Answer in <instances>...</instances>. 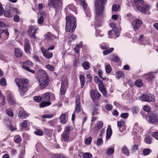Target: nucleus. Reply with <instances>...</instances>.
Here are the masks:
<instances>
[{"mask_svg":"<svg viewBox=\"0 0 158 158\" xmlns=\"http://www.w3.org/2000/svg\"><path fill=\"white\" fill-rule=\"evenodd\" d=\"M107 0H95V18L96 20V25L98 27L101 26V23L98 24L97 21L100 20L103 16V11L104 5L107 2Z\"/></svg>","mask_w":158,"mask_h":158,"instance_id":"nucleus-1","label":"nucleus"},{"mask_svg":"<svg viewBox=\"0 0 158 158\" xmlns=\"http://www.w3.org/2000/svg\"><path fill=\"white\" fill-rule=\"evenodd\" d=\"M15 82L19 87V91L22 96L27 91L28 88L27 85L29 83V81L27 78H16Z\"/></svg>","mask_w":158,"mask_h":158,"instance_id":"nucleus-2","label":"nucleus"},{"mask_svg":"<svg viewBox=\"0 0 158 158\" xmlns=\"http://www.w3.org/2000/svg\"><path fill=\"white\" fill-rule=\"evenodd\" d=\"M66 24L65 30L67 31L73 32L76 27V21L75 18L71 16L66 18Z\"/></svg>","mask_w":158,"mask_h":158,"instance_id":"nucleus-3","label":"nucleus"},{"mask_svg":"<svg viewBox=\"0 0 158 158\" xmlns=\"http://www.w3.org/2000/svg\"><path fill=\"white\" fill-rule=\"evenodd\" d=\"M42 75L38 80L40 88L41 89L45 88L49 84V80L48 76L46 72L43 71L41 73Z\"/></svg>","mask_w":158,"mask_h":158,"instance_id":"nucleus-4","label":"nucleus"},{"mask_svg":"<svg viewBox=\"0 0 158 158\" xmlns=\"http://www.w3.org/2000/svg\"><path fill=\"white\" fill-rule=\"evenodd\" d=\"M134 1L138 10L143 14H145L146 11L150 9L149 6L144 4V2L142 0H134Z\"/></svg>","mask_w":158,"mask_h":158,"instance_id":"nucleus-5","label":"nucleus"},{"mask_svg":"<svg viewBox=\"0 0 158 158\" xmlns=\"http://www.w3.org/2000/svg\"><path fill=\"white\" fill-rule=\"evenodd\" d=\"M73 129L72 127L68 126L65 127L63 133L61 135V140L62 141H67L69 139V134L70 131Z\"/></svg>","mask_w":158,"mask_h":158,"instance_id":"nucleus-6","label":"nucleus"},{"mask_svg":"<svg viewBox=\"0 0 158 158\" xmlns=\"http://www.w3.org/2000/svg\"><path fill=\"white\" fill-rule=\"evenodd\" d=\"M48 5L56 9L62 8V3L61 0H49Z\"/></svg>","mask_w":158,"mask_h":158,"instance_id":"nucleus-7","label":"nucleus"},{"mask_svg":"<svg viewBox=\"0 0 158 158\" xmlns=\"http://www.w3.org/2000/svg\"><path fill=\"white\" fill-rule=\"evenodd\" d=\"M38 29V27L34 26H31L29 27L28 33L31 38H35V34Z\"/></svg>","mask_w":158,"mask_h":158,"instance_id":"nucleus-8","label":"nucleus"},{"mask_svg":"<svg viewBox=\"0 0 158 158\" xmlns=\"http://www.w3.org/2000/svg\"><path fill=\"white\" fill-rule=\"evenodd\" d=\"M140 98L143 101L148 102H153L154 100L153 97L149 93L143 94L140 97Z\"/></svg>","mask_w":158,"mask_h":158,"instance_id":"nucleus-9","label":"nucleus"},{"mask_svg":"<svg viewBox=\"0 0 158 158\" xmlns=\"http://www.w3.org/2000/svg\"><path fill=\"white\" fill-rule=\"evenodd\" d=\"M7 100L9 103L11 105H14L16 103V101L13 95L10 91L6 92Z\"/></svg>","mask_w":158,"mask_h":158,"instance_id":"nucleus-10","label":"nucleus"},{"mask_svg":"<svg viewBox=\"0 0 158 158\" xmlns=\"http://www.w3.org/2000/svg\"><path fill=\"white\" fill-rule=\"evenodd\" d=\"M142 23V21L139 19H136L133 21L132 26L134 31H136L139 28Z\"/></svg>","mask_w":158,"mask_h":158,"instance_id":"nucleus-11","label":"nucleus"},{"mask_svg":"<svg viewBox=\"0 0 158 158\" xmlns=\"http://www.w3.org/2000/svg\"><path fill=\"white\" fill-rule=\"evenodd\" d=\"M81 105L80 97L77 95L76 98V105L74 110V113L77 114L80 112L81 109Z\"/></svg>","mask_w":158,"mask_h":158,"instance_id":"nucleus-12","label":"nucleus"},{"mask_svg":"<svg viewBox=\"0 0 158 158\" xmlns=\"http://www.w3.org/2000/svg\"><path fill=\"white\" fill-rule=\"evenodd\" d=\"M108 34L110 38H112L115 35L118 37L119 35L118 30L117 27H114L112 29L108 31Z\"/></svg>","mask_w":158,"mask_h":158,"instance_id":"nucleus-13","label":"nucleus"},{"mask_svg":"<svg viewBox=\"0 0 158 158\" xmlns=\"http://www.w3.org/2000/svg\"><path fill=\"white\" fill-rule=\"evenodd\" d=\"M148 121L151 123L158 122V115L156 114H152L149 116Z\"/></svg>","mask_w":158,"mask_h":158,"instance_id":"nucleus-14","label":"nucleus"},{"mask_svg":"<svg viewBox=\"0 0 158 158\" xmlns=\"http://www.w3.org/2000/svg\"><path fill=\"white\" fill-rule=\"evenodd\" d=\"M18 115L21 118H24L28 117L29 115V114L27 113L23 109L19 108Z\"/></svg>","mask_w":158,"mask_h":158,"instance_id":"nucleus-15","label":"nucleus"},{"mask_svg":"<svg viewBox=\"0 0 158 158\" xmlns=\"http://www.w3.org/2000/svg\"><path fill=\"white\" fill-rule=\"evenodd\" d=\"M101 48L102 49L105 50L103 52V54L104 55H106L113 52L114 50L113 48H111L109 49V47L107 46L102 45L101 46Z\"/></svg>","mask_w":158,"mask_h":158,"instance_id":"nucleus-16","label":"nucleus"},{"mask_svg":"<svg viewBox=\"0 0 158 158\" xmlns=\"http://www.w3.org/2000/svg\"><path fill=\"white\" fill-rule=\"evenodd\" d=\"M90 93L91 97L93 100L98 99L101 96V94L99 93L94 90H92Z\"/></svg>","mask_w":158,"mask_h":158,"instance_id":"nucleus-17","label":"nucleus"},{"mask_svg":"<svg viewBox=\"0 0 158 158\" xmlns=\"http://www.w3.org/2000/svg\"><path fill=\"white\" fill-rule=\"evenodd\" d=\"M41 51L45 57L47 59H50L52 57V54L51 52H48V50H45L43 48H41Z\"/></svg>","mask_w":158,"mask_h":158,"instance_id":"nucleus-18","label":"nucleus"},{"mask_svg":"<svg viewBox=\"0 0 158 158\" xmlns=\"http://www.w3.org/2000/svg\"><path fill=\"white\" fill-rule=\"evenodd\" d=\"M98 87L100 91L102 93L104 96L106 97L107 94V92L102 83H100L98 85Z\"/></svg>","mask_w":158,"mask_h":158,"instance_id":"nucleus-19","label":"nucleus"},{"mask_svg":"<svg viewBox=\"0 0 158 158\" xmlns=\"http://www.w3.org/2000/svg\"><path fill=\"white\" fill-rule=\"evenodd\" d=\"M144 76L146 79L149 81H151L154 77V74L152 72H149L144 74Z\"/></svg>","mask_w":158,"mask_h":158,"instance_id":"nucleus-20","label":"nucleus"},{"mask_svg":"<svg viewBox=\"0 0 158 158\" xmlns=\"http://www.w3.org/2000/svg\"><path fill=\"white\" fill-rule=\"evenodd\" d=\"M15 54L16 56L18 57H21L23 55V52L19 48H15Z\"/></svg>","mask_w":158,"mask_h":158,"instance_id":"nucleus-21","label":"nucleus"},{"mask_svg":"<svg viewBox=\"0 0 158 158\" xmlns=\"http://www.w3.org/2000/svg\"><path fill=\"white\" fill-rule=\"evenodd\" d=\"M66 87L64 82L62 81L61 83V87L60 90V93L61 95H64L65 93Z\"/></svg>","mask_w":158,"mask_h":158,"instance_id":"nucleus-22","label":"nucleus"},{"mask_svg":"<svg viewBox=\"0 0 158 158\" xmlns=\"http://www.w3.org/2000/svg\"><path fill=\"white\" fill-rule=\"evenodd\" d=\"M82 6L84 9L85 11V12L86 14V15L87 16H90V12L88 8L87 7V4L85 3H82Z\"/></svg>","mask_w":158,"mask_h":158,"instance_id":"nucleus-23","label":"nucleus"},{"mask_svg":"<svg viewBox=\"0 0 158 158\" xmlns=\"http://www.w3.org/2000/svg\"><path fill=\"white\" fill-rule=\"evenodd\" d=\"M106 138L107 139H109L112 134V131L110 127H108L106 131Z\"/></svg>","mask_w":158,"mask_h":158,"instance_id":"nucleus-24","label":"nucleus"},{"mask_svg":"<svg viewBox=\"0 0 158 158\" xmlns=\"http://www.w3.org/2000/svg\"><path fill=\"white\" fill-rule=\"evenodd\" d=\"M124 124V122L123 121L121 120L118 121L117 122V125L118 127H119V131L121 132H122L123 131V130H121V127H123Z\"/></svg>","mask_w":158,"mask_h":158,"instance_id":"nucleus-25","label":"nucleus"},{"mask_svg":"<svg viewBox=\"0 0 158 158\" xmlns=\"http://www.w3.org/2000/svg\"><path fill=\"white\" fill-rule=\"evenodd\" d=\"M121 152L122 153H123L127 156L129 155V152L127 147L125 146H124L121 149Z\"/></svg>","mask_w":158,"mask_h":158,"instance_id":"nucleus-26","label":"nucleus"},{"mask_svg":"<svg viewBox=\"0 0 158 158\" xmlns=\"http://www.w3.org/2000/svg\"><path fill=\"white\" fill-rule=\"evenodd\" d=\"M44 99L46 101H49L51 98V93L48 92L43 95Z\"/></svg>","mask_w":158,"mask_h":158,"instance_id":"nucleus-27","label":"nucleus"},{"mask_svg":"<svg viewBox=\"0 0 158 158\" xmlns=\"http://www.w3.org/2000/svg\"><path fill=\"white\" fill-rule=\"evenodd\" d=\"M103 126V123L101 121H99L96 124L95 129L97 131H99Z\"/></svg>","mask_w":158,"mask_h":158,"instance_id":"nucleus-28","label":"nucleus"},{"mask_svg":"<svg viewBox=\"0 0 158 158\" xmlns=\"http://www.w3.org/2000/svg\"><path fill=\"white\" fill-rule=\"evenodd\" d=\"M51 104L49 102L42 101L40 104V106L41 107H44L48 106Z\"/></svg>","mask_w":158,"mask_h":158,"instance_id":"nucleus-29","label":"nucleus"},{"mask_svg":"<svg viewBox=\"0 0 158 158\" xmlns=\"http://www.w3.org/2000/svg\"><path fill=\"white\" fill-rule=\"evenodd\" d=\"M120 6L119 5L113 4L112 6V11H117L120 10Z\"/></svg>","mask_w":158,"mask_h":158,"instance_id":"nucleus-30","label":"nucleus"},{"mask_svg":"<svg viewBox=\"0 0 158 158\" xmlns=\"http://www.w3.org/2000/svg\"><path fill=\"white\" fill-rule=\"evenodd\" d=\"M82 45V42H80L75 47V48H74V50L75 52L76 53H78L79 52L80 49Z\"/></svg>","mask_w":158,"mask_h":158,"instance_id":"nucleus-31","label":"nucleus"},{"mask_svg":"<svg viewBox=\"0 0 158 158\" xmlns=\"http://www.w3.org/2000/svg\"><path fill=\"white\" fill-rule=\"evenodd\" d=\"M24 49L25 52L27 53H30V45L27 42L25 43L24 46Z\"/></svg>","mask_w":158,"mask_h":158,"instance_id":"nucleus-32","label":"nucleus"},{"mask_svg":"<svg viewBox=\"0 0 158 158\" xmlns=\"http://www.w3.org/2000/svg\"><path fill=\"white\" fill-rule=\"evenodd\" d=\"M81 81V88H83L85 84V77L83 75H81L79 77Z\"/></svg>","mask_w":158,"mask_h":158,"instance_id":"nucleus-33","label":"nucleus"},{"mask_svg":"<svg viewBox=\"0 0 158 158\" xmlns=\"http://www.w3.org/2000/svg\"><path fill=\"white\" fill-rule=\"evenodd\" d=\"M32 62L29 60H27L23 62V65L22 66L31 67L33 65Z\"/></svg>","mask_w":158,"mask_h":158,"instance_id":"nucleus-34","label":"nucleus"},{"mask_svg":"<svg viewBox=\"0 0 158 158\" xmlns=\"http://www.w3.org/2000/svg\"><path fill=\"white\" fill-rule=\"evenodd\" d=\"M117 77L119 79L121 78H123L125 76L124 74L122 72L118 71L116 72Z\"/></svg>","mask_w":158,"mask_h":158,"instance_id":"nucleus-35","label":"nucleus"},{"mask_svg":"<svg viewBox=\"0 0 158 158\" xmlns=\"http://www.w3.org/2000/svg\"><path fill=\"white\" fill-rule=\"evenodd\" d=\"M90 64L88 62H84L82 64L83 68L85 70H87L89 68Z\"/></svg>","mask_w":158,"mask_h":158,"instance_id":"nucleus-36","label":"nucleus"},{"mask_svg":"<svg viewBox=\"0 0 158 158\" xmlns=\"http://www.w3.org/2000/svg\"><path fill=\"white\" fill-rule=\"evenodd\" d=\"M60 118L61 120V123L63 124H65L66 123L65 120V114H62L60 117Z\"/></svg>","mask_w":158,"mask_h":158,"instance_id":"nucleus-37","label":"nucleus"},{"mask_svg":"<svg viewBox=\"0 0 158 158\" xmlns=\"http://www.w3.org/2000/svg\"><path fill=\"white\" fill-rule=\"evenodd\" d=\"M14 142L16 143H19L21 141V138L20 136L17 135L14 137Z\"/></svg>","mask_w":158,"mask_h":158,"instance_id":"nucleus-38","label":"nucleus"},{"mask_svg":"<svg viewBox=\"0 0 158 158\" xmlns=\"http://www.w3.org/2000/svg\"><path fill=\"white\" fill-rule=\"evenodd\" d=\"M4 16L7 18H10L12 16V15L10 11L6 10L4 12Z\"/></svg>","mask_w":158,"mask_h":158,"instance_id":"nucleus-39","label":"nucleus"},{"mask_svg":"<svg viewBox=\"0 0 158 158\" xmlns=\"http://www.w3.org/2000/svg\"><path fill=\"white\" fill-rule=\"evenodd\" d=\"M83 158H92V155L89 153H84L82 155Z\"/></svg>","mask_w":158,"mask_h":158,"instance_id":"nucleus-40","label":"nucleus"},{"mask_svg":"<svg viewBox=\"0 0 158 158\" xmlns=\"http://www.w3.org/2000/svg\"><path fill=\"white\" fill-rule=\"evenodd\" d=\"M139 41L141 44L143 45H145V44L144 42V36L143 35H141L139 36Z\"/></svg>","mask_w":158,"mask_h":158,"instance_id":"nucleus-41","label":"nucleus"},{"mask_svg":"<svg viewBox=\"0 0 158 158\" xmlns=\"http://www.w3.org/2000/svg\"><path fill=\"white\" fill-rule=\"evenodd\" d=\"M114 152V149L113 148H109L106 152V154L108 155H111Z\"/></svg>","mask_w":158,"mask_h":158,"instance_id":"nucleus-42","label":"nucleus"},{"mask_svg":"<svg viewBox=\"0 0 158 158\" xmlns=\"http://www.w3.org/2000/svg\"><path fill=\"white\" fill-rule=\"evenodd\" d=\"M144 141L147 143L150 144L152 141L151 137L149 136H147L144 139Z\"/></svg>","mask_w":158,"mask_h":158,"instance_id":"nucleus-43","label":"nucleus"},{"mask_svg":"<svg viewBox=\"0 0 158 158\" xmlns=\"http://www.w3.org/2000/svg\"><path fill=\"white\" fill-rule=\"evenodd\" d=\"M151 151V150L149 149H144L143 151V154L145 156L148 155L150 153Z\"/></svg>","mask_w":158,"mask_h":158,"instance_id":"nucleus-44","label":"nucleus"},{"mask_svg":"<svg viewBox=\"0 0 158 158\" xmlns=\"http://www.w3.org/2000/svg\"><path fill=\"white\" fill-rule=\"evenodd\" d=\"M138 148V145L137 144H134L131 147V150L132 152H135Z\"/></svg>","mask_w":158,"mask_h":158,"instance_id":"nucleus-45","label":"nucleus"},{"mask_svg":"<svg viewBox=\"0 0 158 158\" xmlns=\"http://www.w3.org/2000/svg\"><path fill=\"white\" fill-rule=\"evenodd\" d=\"M43 98L40 96H35L34 98V100L37 102H39L41 101Z\"/></svg>","mask_w":158,"mask_h":158,"instance_id":"nucleus-46","label":"nucleus"},{"mask_svg":"<svg viewBox=\"0 0 158 158\" xmlns=\"http://www.w3.org/2000/svg\"><path fill=\"white\" fill-rule=\"evenodd\" d=\"M106 73H110L111 71V68L109 64H106Z\"/></svg>","mask_w":158,"mask_h":158,"instance_id":"nucleus-47","label":"nucleus"},{"mask_svg":"<svg viewBox=\"0 0 158 158\" xmlns=\"http://www.w3.org/2000/svg\"><path fill=\"white\" fill-rule=\"evenodd\" d=\"M22 68L26 70L31 72L32 73H35V71L30 69L28 66H22Z\"/></svg>","mask_w":158,"mask_h":158,"instance_id":"nucleus-48","label":"nucleus"},{"mask_svg":"<svg viewBox=\"0 0 158 158\" xmlns=\"http://www.w3.org/2000/svg\"><path fill=\"white\" fill-rule=\"evenodd\" d=\"M6 112L7 114L10 116L13 117V113L10 108L7 109Z\"/></svg>","mask_w":158,"mask_h":158,"instance_id":"nucleus-49","label":"nucleus"},{"mask_svg":"<svg viewBox=\"0 0 158 158\" xmlns=\"http://www.w3.org/2000/svg\"><path fill=\"white\" fill-rule=\"evenodd\" d=\"M135 84L136 86L138 87H141L143 84L139 80H137L135 81Z\"/></svg>","mask_w":158,"mask_h":158,"instance_id":"nucleus-50","label":"nucleus"},{"mask_svg":"<svg viewBox=\"0 0 158 158\" xmlns=\"http://www.w3.org/2000/svg\"><path fill=\"white\" fill-rule=\"evenodd\" d=\"M34 134L37 135L42 136L43 135V131L40 130H36L34 132Z\"/></svg>","mask_w":158,"mask_h":158,"instance_id":"nucleus-51","label":"nucleus"},{"mask_svg":"<svg viewBox=\"0 0 158 158\" xmlns=\"http://www.w3.org/2000/svg\"><path fill=\"white\" fill-rule=\"evenodd\" d=\"M6 81L5 79L4 78H2L0 80V85L2 86H5L6 85Z\"/></svg>","mask_w":158,"mask_h":158,"instance_id":"nucleus-52","label":"nucleus"},{"mask_svg":"<svg viewBox=\"0 0 158 158\" xmlns=\"http://www.w3.org/2000/svg\"><path fill=\"white\" fill-rule=\"evenodd\" d=\"M92 139V138L91 137H88L85 140V143L86 144H89L91 142Z\"/></svg>","mask_w":158,"mask_h":158,"instance_id":"nucleus-53","label":"nucleus"},{"mask_svg":"<svg viewBox=\"0 0 158 158\" xmlns=\"http://www.w3.org/2000/svg\"><path fill=\"white\" fill-rule=\"evenodd\" d=\"M28 121L27 120H26L23 122L21 124V126L22 128L23 129H25L27 127V123L28 122Z\"/></svg>","mask_w":158,"mask_h":158,"instance_id":"nucleus-54","label":"nucleus"},{"mask_svg":"<svg viewBox=\"0 0 158 158\" xmlns=\"http://www.w3.org/2000/svg\"><path fill=\"white\" fill-rule=\"evenodd\" d=\"M103 143L102 139L101 138H98L97 141V144L98 146H100L102 145Z\"/></svg>","mask_w":158,"mask_h":158,"instance_id":"nucleus-55","label":"nucleus"},{"mask_svg":"<svg viewBox=\"0 0 158 158\" xmlns=\"http://www.w3.org/2000/svg\"><path fill=\"white\" fill-rule=\"evenodd\" d=\"M129 114L127 113H123L121 114V117L123 118H127L129 116Z\"/></svg>","mask_w":158,"mask_h":158,"instance_id":"nucleus-56","label":"nucleus"},{"mask_svg":"<svg viewBox=\"0 0 158 158\" xmlns=\"http://www.w3.org/2000/svg\"><path fill=\"white\" fill-rule=\"evenodd\" d=\"M98 75L99 77L101 79H103V80H105L106 79L105 77H102V72L101 70L99 69L98 71Z\"/></svg>","mask_w":158,"mask_h":158,"instance_id":"nucleus-57","label":"nucleus"},{"mask_svg":"<svg viewBox=\"0 0 158 158\" xmlns=\"http://www.w3.org/2000/svg\"><path fill=\"white\" fill-rule=\"evenodd\" d=\"M46 67L51 71H53L54 69V67L50 64H48L46 65Z\"/></svg>","mask_w":158,"mask_h":158,"instance_id":"nucleus-58","label":"nucleus"},{"mask_svg":"<svg viewBox=\"0 0 158 158\" xmlns=\"http://www.w3.org/2000/svg\"><path fill=\"white\" fill-rule=\"evenodd\" d=\"M14 20L15 22H18L20 20V18L17 15H15L14 17Z\"/></svg>","mask_w":158,"mask_h":158,"instance_id":"nucleus-59","label":"nucleus"},{"mask_svg":"<svg viewBox=\"0 0 158 158\" xmlns=\"http://www.w3.org/2000/svg\"><path fill=\"white\" fill-rule=\"evenodd\" d=\"M52 116L53 115L52 114H46L43 115L42 116V117L43 118H51Z\"/></svg>","mask_w":158,"mask_h":158,"instance_id":"nucleus-60","label":"nucleus"},{"mask_svg":"<svg viewBox=\"0 0 158 158\" xmlns=\"http://www.w3.org/2000/svg\"><path fill=\"white\" fill-rule=\"evenodd\" d=\"M152 135L153 137L158 140V132H153Z\"/></svg>","mask_w":158,"mask_h":158,"instance_id":"nucleus-61","label":"nucleus"},{"mask_svg":"<svg viewBox=\"0 0 158 158\" xmlns=\"http://www.w3.org/2000/svg\"><path fill=\"white\" fill-rule=\"evenodd\" d=\"M94 81L95 82L97 83L100 82L102 83V81L100 80L98 77L95 76L94 77Z\"/></svg>","mask_w":158,"mask_h":158,"instance_id":"nucleus-62","label":"nucleus"},{"mask_svg":"<svg viewBox=\"0 0 158 158\" xmlns=\"http://www.w3.org/2000/svg\"><path fill=\"white\" fill-rule=\"evenodd\" d=\"M44 20V18L43 16H41L38 20V23L39 24H41L43 22Z\"/></svg>","mask_w":158,"mask_h":158,"instance_id":"nucleus-63","label":"nucleus"},{"mask_svg":"<svg viewBox=\"0 0 158 158\" xmlns=\"http://www.w3.org/2000/svg\"><path fill=\"white\" fill-rule=\"evenodd\" d=\"M139 110L138 108L136 107H134L132 108V112L133 113H137Z\"/></svg>","mask_w":158,"mask_h":158,"instance_id":"nucleus-64","label":"nucleus"}]
</instances>
